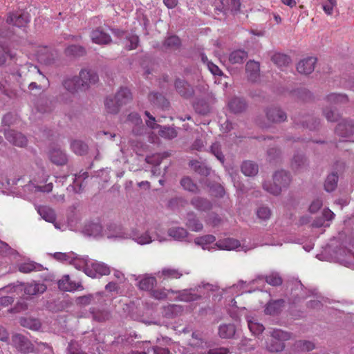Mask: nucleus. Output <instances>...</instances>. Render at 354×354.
<instances>
[{
  "instance_id": "f257e3e1",
  "label": "nucleus",
  "mask_w": 354,
  "mask_h": 354,
  "mask_svg": "<svg viewBox=\"0 0 354 354\" xmlns=\"http://www.w3.org/2000/svg\"><path fill=\"white\" fill-rule=\"evenodd\" d=\"M272 183L266 181L263 183V188L265 191L274 196H279L283 189H287L291 182L290 174L283 169L278 170L272 175Z\"/></svg>"
},
{
  "instance_id": "f03ea898",
  "label": "nucleus",
  "mask_w": 354,
  "mask_h": 354,
  "mask_svg": "<svg viewBox=\"0 0 354 354\" xmlns=\"http://www.w3.org/2000/svg\"><path fill=\"white\" fill-rule=\"evenodd\" d=\"M109 230H113V233L108 235V238L119 237L122 239H131L140 245L149 244L153 241L152 237L150 236L148 231L143 232L138 230H133L129 234H124L120 232V227L115 224H111L108 227Z\"/></svg>"
},
{
  "instance_id": "7ed1b4c3",
  "label": "nucleus",
  "mask_w": 354,
  "mask_h": 354,
  "mask_svg": "<svg viewBox=\"0 0 354 354\" xmlns=\"http://www.w3.org/2000/svg\"><path fill=\"white\" fill-rule=\"evenodd\" d=\"M270 333V338L266 341V349L270 353L282 352L286 347L284 342L291 338V334L281 329H273Z\"/></svg>"
},
{
  "instance_id": "20e7f679",
  "label": "nucleus",
  "mask_w": 354,
  "mask_h": 354,
  "mask_svg": "<svg viewBox=\"0 0 354 354\" xmlns=\"http://www.w3.org/2000/svg\"><path fill=\"white\" fill-rule=\"evenodd\" d=\"M202 288L210 291H214L216 290V287L213 285L208 283H202L201 285H198L193 289L183 290L182 291H174L172 289H169L168 291L172 293H178V300L185 302H190L200 299L202 295L205 294L201 291Z\"/></svg>"
},
{
  "instance_id": "39448f33",
  "label": "nucleus",
  "mask_w": 354,
  "mask_h": 354,
  "mask_svg": "<svg viewBox=\"0 0 354 354\" xmlns=\"http://www.w3.org/2000/svg\"><path fill=\"white\" fill-rule=\"evenodd\" d=\"M266 116L268 122L257 120L258 125L262 129H268L271 123H281L287 120L286 113L279 107L272 106L265 109Z\"/></svg>"
},
{
  "instance_id": "423d86ee",
  "label": "nucleus",
  "mask_w": 354,
  "mask_h": 354,
  "mask_svg": "<svg viewBox=\"0 0 354 354\" xmlns=\"http://www.w3.org/2000/svg\"><path fill=\"white\" fill-rule=\"evenodd\" d=\"M295 127L308 129L310 131L318 129L320 122L319 120L312 115L306 113H299L292 118Z\"/></svg>"
},
{
  "instance_id": "0eeeda50",
  "label": "nucleus",
  "mask_w": 354,
  "mask_h": 354,
  "mask_svg": "<svg viewBox=\"0 0 354 354\" xmlns=\"http://www.w3.org/2000/svg\"><path fill=\"white\" fill-rule=\"evenodd\" d=\"M84 273L91 278H99L104 275H109L111 273L110 268L102 262H93L90 264H86Z\"/></svg>"
},
{
  "instance_id": "6e6552de",
  "label": "nucleus",
  "mask_w": 354,
  "mask_h": 354,
  "mask_svg": "<svg viewBox=\"0 0 354 354\" xmlns=\"http://www.w3.org/2000/svg\"><path fill=\"white\" fill-rule=\"evenodd\" d=\"M77 76L84 91H87L99 80L97 73L94 70L90 68L82 69Z\"/></svg>"
},
{
  "instance_id": "1a4fd4ad",
  "label": "nucleus",
  "mask_w": 354,
  "mask_h": 354,
  "mask_svg": "<svg viewBox=\"0 0 354 354\" xmlns=\"http://www.w3.org/2000/svg\"><path fill=\"white\" fill-rule=\"evenodd\" d=\"M310 162L306 154L303 152L297 151L290 160V168L295 172H304L308 170Z\"/></svg>"
},
{
  "instance_id": "9d476101",
  "label": "nucleus",
  "mask_w": 354,
  "mask_h": 354,
  "mask_svg": "<svg viewBox=\"0 0 354 354\" xmlns=\"http://www.w3.org/2000/svg\"><path fill=\"white\" fill-rule=\"evenodd\" d=\"M241 7V0H221L216 6V10L218 12L226 15L228 13L236 14L239 11Z\"/></svg>"
},
{
  "instance_id": "9b49d317",
  "label": "nucleus",
  "mask_w": 354,
  "mask_h": 354,
  "mask_svg": "<svg viewBox=\"0 0 354 354\" xmlns=\"http://www.w3.org/2000/svg\"><path fill=\"white\" fill-rule=\"evenodd\" d=\"M176 92L185 99L191 98L194 95L193 86L185 80L177 78L174 82Z\"/></svg>"
},
{
  "instance_id": "f8f14e48",
  "label": "nucleus",
  "mask_w": 354,
  "mask_h": 354,
  "mask_svg": "<svg viewBox=\"0 0 354 354\" xmlns=\"http://www.w3.org/2000/svg\"><path fill=\"white\" fill-rule=\"evenodd\" d=\"M12 342L15 347L21 352L30 353L33 351V346L29 339L21 334H15L12 337Z\"/></svg>"
},
{
  "instance_id": "ddd939ff",
  "label": "nucleus",
  "mask_w": 354,
  "mask_h": 354,
  "mask_svg": "<svg viewBox=\"0 0 354 354\" xmlns=\"http://www.w3.org/2000/svg\"><path fill=\"white\" fill-rule=\"evenodd\" d=\"M48 156L53 164L57 166L65 165L68 162V156L59 147H53L48 151Z\"/></svg>"
},
{
  "instance_id": "4468645a",
  "label": "nucleus",
  "mask_w": 354,
  "mask_h": 354,
  "mask_svg": "<svg viewBox=\"0 0 354 354\" xmlns=\"http://www.w3.org/2000/svg\"><path fill=\"white\" fill-rule=\"evenodd\" d=\"M335 133L342 138L350 137L354 133V122L351 120H342L337 125Z\"/></svg>"
},
{
  "instance_id": "2eb2a0df",
  "label": "nucleus",
  "mask_w": 354,
  "mask_h": 354,
  "mask_svg": "<svg viewBox=\"0 0 354 354\" xmlns=\"http://www.w3.org/2000/svg\"><path fill=\"white\" fill-rule=\"evenodd\" d=\"M248 107L245 100L241 97H233L227 102L228 110L234 114L243 113Z\"/></svg>"
},
{
  "instance_id": "dca6fc26",
  "label": "nucleus",
  "mask_w": 354,
  "mask_h": 354,
  "mask_svg": "<svg viewBox=\"0 0 354 354\" xmlns=\"http://www.w3.org/2000/svg\"><path fill=\"white\" fill-rule=\"evenodd\" d=\"M24 293L29 296L43 294L47 289L46 286L39 281H31L22 285Z\"/></svg>"
},
{
  "instance_id": "f3484780",
  "label": "nucleus",
  "mask_w": 354,
  "mask_h": 354,
  "mask_svg": "<svg viewBox=\"0 0 354 354\" xmlns=\"http://www.w3.org/2000/svg\"><path fill=\"white\" fill-rule=\"evenodd\" d=\"M4 135L7 140L14 145L21 147L25 146L27 143L26 138L22 133L15 130H6Z\"/></svg>"
},
{
  "instance_id": "a211bd4d",
  "label": "nucleus",
  "mask_w": 354,
  "mask_h": 354,
  "mask_svg": "<svg viewBox=\"0 0 354 354\" xmlns=\"http://www.w3.org/2000/svg\"><path fill=\"white\" fill-rule=\"evenodd\" d=\"M7 23L21 28L26 26L30 21L29 15L26 12H16L10 15L6 20Z\"/></svg>"
},
{
  "instance_id": "6ab92c4d",
  "label": "nucleus",
  "mask_w": 354,
  "mask_h": 354,
  "mask_svg": "<svg viewBox=\"0 0 354 354\" xmlns=\"http://www.w3.org/2000/svg\"><path fill=\"white\" fill-rule=\"evenodd\" d=\"M316 62L317 59L315 57L305 58L297 64V70L301 74L309 75L314 71Z\"/></svg>"
},
{
  "instance_id": "aec40b11",
  "label": "nucleus",
  "mask_w": 354,
  "mask_h": 354,
  "mask_svg": "<svg viewBox=\"0 0 354 354\" xmlns=\"http://www.w3.org/2000/svg\"><path fill=\"white\" fill-rule=\"evenodd\" d=\"M91 38L93 43L99 45H106L111 43V36L104 32L101 28H97L91 33Z\"/></svg>"
},
{
  "instance_id": "412c9836",
  "label": "nucleus",
  "mask_w": 354,
  "mask_h": 354,
  "mask_svg": "<svg viewBox=\"0 0 354 354\" xmlns=\"http://www.w3.org/2000/svg\"><path fill=\"white\" fill-rule=\"evenodd\" d=\"M136 280L138 281V286L140 290L150 292L157 283L156 277L149 274L139 276Z\"/></svg>"
},
{
  "instance_id": "4be33fe9",
  "label": "nucleus",
  "mask_w": 354,
  "mask_h": 354,
  "mask_svg": "<svg viewBox=\"0 0 354 354\" xmlns=\"http://www.w3.org/2000/svg\"><path fill=\"white\" fill-rule=\"evenodd\" d=\"M89 313L93 321L97 322H104L111 318V313L107 309H100L95 307L90 308Z\"/></svg>"
},
{
  "instance_id": "5701e85b",
  "label": "nucleus",
  "mask_w": 354,
  "mask_h": 354,
  "mask_svg": "<svg viewBox=\"0 0 354 354\" xmlns=\"http://www.w3.org/2000/svg\"><path fill=\"white\" fill-rule=\"evenodd\" d=\"M103 292H98L95 294H88L80 296L76 298L75 303L80 306H86L91 304H95V300L97 299L100 302V299L102 297Z\"/></svg>"
},
{
  "instance_id": "b1692460",
  "label": "nucleus",
  "mask_w": 354,
  "mask_h": 354,
  "mask_svg": "<svg viewBox=\"0 0 354 354\" xmlns=\"http://www.w3.org/2000/svg\"><path fill=\"white\" fill-rule=\"evenodd\" d=\"M62 84L64 88L72 94L77 93L79 91H84V90L82 89V86L77 75L66 78L64 80Z\"/></svg>"
},
{
  "instance_id": "393cba45",
  "label": "nucleus",
  "mask_w": 354,
  "mask_h": 354,
  "mask_svg": "<svg viewBox=\"0 0 354 354\" xmlns=\"http://www.w3.org/2000/svg\"><path fill=\"white\" fill-rule=\"evenodd\" d=\"M190 203L195 209L201 212H207L212 208V204L210 201L200 196L192 198Z\"/></svg>"
},
{
  "instance_id": "a878e982",
  "label": "nucleus",
  "mask_w": 354,
  "mask_h": 354,
  "mask_svg": "<svg viewBox=\"0 0 354 354\" xmlns=\"http://www.w3.org/2000/svg\"><path fill=\"white\" fill-rule=\"evenodd\" d=\"M246 73L249 80L252 82H256L259 76V63L254 60H250L245 65Z\"/></svg>"
},
{
  "instance_id": "bb28decb",
  "label": "nucleus",
  "mask_w": 354,
  "mask_h": 354,
  "mask_svg": "<svg viewBox=\"0 0 354 354\" xmlns=\"http://www.w3.org/2000/svg\"><path fill=\"white\" fill-rule=\"evenodd\" d=\"M82 232L87 236H98L102 233V226L98 222H89L85 224Z\"/></svg>"
},
{
  "instance_id": "cd10ccee",
  "label": "nucleus",
  "mask_w": 354,
  "mask_h": 354,
  "mask_svg": "<svg viewBox=\"0 0 354 354\" xmlns=\"http://www.w3.org/2000/svg\"><path fill=\"white\" fill-rule=\"evenodd\" d=\"M167 234L175 241H186L189 232L182 227H172L168 229Z\"/></svg>"
},
{
  "instance_id": "c85d7f7f",
  "label": "nucleus",
  "mask_w": 354,
  "mask_h": 354,
  "mask_svg": "<svg viewBox=\"0 0 354 354\" xmlns=\"http://www.w3.org/2000/svg\"><path fill=\"white\" fill-rule=\"evenodd\" d=\"M241 172L246 176H255L259 172V166L251 160H245L241 165Z\"/></svg>"
},
{
  "instance_id": "c756f323",
  "label": "nucleus",
  "mask_w": 354,
  "mask_h": 354,
  "mask_svg": "<svg viewBox=\"0 0 354 354\" xmlns=\"http://www.w3.org/2000/svg\"><path fill=\"white\" fill-rule=\"evenodd\" d=\"M113 97L121 106L127 104L132 100V94L127 87H121Z\"/></svg>"
},
{
  "instance_id": "7c9ffc66",
  "label": "nucleus",
  "mask_w": 354,
  "mask_h": 354,
  "mask_svg": "<svg viewBox=\"0 0 354 354\" xmlns=\"http://www.w3.org/2000/svg\"><path fill=\"white\" fill-rule=\"evenodd\" d=\"M186 226L194 232H200L203 230V223L197 218L194 212H189L187 214Z\"/></svg>"
},
{
  "instance_id": "2f4dec72",
  "label": "nucleus",
  "mask_w": 354,
  "mask_h": 354,
  "mask_svg": "<svg viewBox=\"0 0 354 354\" xmlns=\"http://www.w3.org/2000/svg\"><path fill=\"white\" fill-rule=\"evenodd\" d=\"M149 100L151 104L158 107L165 109L169 106V102L164 95L157 92H151L148 96Z\"/></svg>"
},
{
  "instance_id": "473e14b6",
  "label": "nucleus",
  "mask_w": 354,
  "mask_h": 354,
  "mask_svg": "<svg viewBox=\"0 0 354 354\" xmlns=\"http://www.w3.org/2000/svg\"><path fill=\"white\" fill-rule=\"evenodd\" d=\"M248 52L244 50H236L229 55V62L232 64H243L248 58Z\"/></svg>"
},
{
  "instance_id": "72a5a7b5",
  "label": "nucleus",
  "mask_w": 354,
  "mask_h": 354,
  "mask_svg": "<svg viewBox=\"0 0 354 354\" xmlns=\"http://www.w3.org/2000/svg\"><path fill=\"white\" fill-rule=\"evenodd\" d=\"M283 299H277L268 303L264 311L267 315L278 314L282 310L284 305Z\"/></svg>"
},
{
  "instance_id": "f704fd0d",
  "label": "nucleus",
  "mask_w": 354,
  "mask_h": 354,
  "mask_svg": "<svg viewBox=\"0 0 354 354\" xmlns=\"http://www.w3.org/2000/svg\"><path fill=\"white\" fill-rule=\"evenodd\" d=\"M180 185L184 190L192 194H198L200 192V189L197 184L195 183L189 176H184L180 180Z\"/></svg>"
},
{
  "instance_id": "c9c22d12",
  "label": "nucleus",
  "mask_w": 354,
  "mask_h": 354,
  "mask_svg": "<svg viewBox=\"0 0 354 354\" xmlns=\"http://www.w3.org/2000/svg\"><path fill=\"white\" fill-rule=\"evenodd\" d=\"M235 333L236 328L232 324H224L218 327V335L223 339L232 338Z\"/></svg>"
},
{
  "instance_id": "e433bc0d",
  "label": "nucleus",
  "mask_w": 354,
  "mask_h": 354,
  "mask_svg": "<svg viewBox=\"0 0 354 354\" xmlns=\"http://www.w3.org/2000/svg\"><path fill=\"white\" fill-rule=\"evenodd\" d=\"M41 217L46 221L54 223L56 221V214L55 210L48 206H41L37 210Z\"/></svg>"
},
{
  "instance_id": "4c0bfd02",
  "label": "nucleus",
  "mask_w": 354,
  "mask_h": 354,
  "mask_svg": "<svg viewBox=\"0 0 354 354\" xmlns=\"http://www.w3.org/2000/svg\"><path fill=\"white\" fill-rule=\"evenodd\" d=\"M338 180L339 176L337 173L336 171H332L327 176L325 180L324 189L327 192H333L337 186Z\"/></svg>"
},
{
  "instance_id": "58836bf2",
  "label": "nucleus",
  "mask_w": 354,
  "mask_h": 354,
  "mask_svg": "<svg viewBox=\"0 0 354 354\" xmlns=\"http://www.w3.org/2000/svg\"><path fill=\"white\" fill-rule=\"evenodd\" d=\"M259 279H265L267 283L272 286H279L283 283V279L280 274L277 272H272L265 276H259Z\"/></svg>"
},
{
  "instance_id": "ea45409f",
  "label": "nucleus",
  "mask_w": 354,
  "mask_h": 354,
  "mask_svg": "<svg viewBox=\"0 0 354 354\" xmlns=\"http://www.w3.org/2000/svg\"><path fill=\"white\" fill-rule=\"evenodd\" d=\"M216 245L221 250H232L239 247L240 243L238 240L228 238L218 241Z\"/></svg>"
},
{
  "instance_id": "a19ab883",
  "label": "nucleus",
  "mask_w": 354,
  "mask_h": 354,
  "mask_svg": "<svg viewBox=\"0 0 354 354\" xmlns=\"http://www.w3.org/2000/svg\"><path fill=\"white\" fill-rule=\"evenodd\" d=\"M189 165L195 172L200 175L207 176L210 174V167L198 160H191Z\"/></svg>"
},
{
  "instance_id": "79ce46f5",
  "label": "nucleus",
  "mask_w": 354,
  "mask_h": 354,
  "mask_svg": "<svg viewBox=\"0 0 354 354\" xmlns=\"http://www.w3.org/2000/svg\"><path fill=\"white\" fill-rule=\"evenodd\" d=\"M44 269V266L33 261L24 262L19 266V270L23 273H29L32 271H41Z\"/></svg>"
},
{
  "instance_id": "37998d69",
  "label": "nucleus",
  "mask_w": 354,
  "mask_h": 354,
  "mask_svg": "<svg viewBox=\"0 0 354 354\" xmlns=\"http://www.w3.org/2000/svg\"><path fill=\"white\" fill-rule=\"evenodd\" d=\"M71 147L72 151L79 156L86 155L88 151L87 144L80 140H73L71 144Z\"/></svg>"
},
{
  "instance_id": "c03bdc74",
  "label": "nucleus",
  "mask_w": 354,
  "mask_h": 354,
  "mask_svg": "<svg viewBox=\"0 0 354 354\" xmlns=\"http://www.w3.org/2000/svg\"><path fill=\"white\" fill-rule=\"evenodd\" d=\"M159 277L166 279H179L183 276V273L178 269L165 268L158 273Z\"/></svg>"
},
{
  "instance_id": "a18cd8bd",
  "label": "nucleus",
  "mask_w": 354,
  "mask_h": 354,
  "mask_svg": "<svg viewBox=\"0 0 354 354\" xmlns=\"http://www.w3.org/2000/svg\"><path fill=\"white\" fill-rule=\"evenodd\" d=\"M104 105L106 111L111 114H117L122 107L121 105L118 103V101L115 100L114 97H106Z\"/></svg>"
},
{
  "instance_id": "49530a36",
  "label": "nucleus",
  "mask_w": 354,
  "mask_h": 354,
  "mask_svg": "<svg viewBox=\"0 0 354 354\" xmlns=\"http://www.w3.org/2000/svg\"><path fill=\"white\" fill-rule=\"evenodd\" d=\"M66 55L74 57H80L86 55V49L79 45H71L65 50Z\"/></svg>"
},
{
  "instance_id": "de8ad7c7",
  "label": "nucleus",
  "mask_w": 354,
  "mask_h": 354,
  "mask_svg": "<svg viewBox=\"0 0 354 354\" xmlns=\"http://www.w3.org/2000/svg\"><path fill=\"white\" fill-rule=\"evenodd\" d=\"M326 100L331 104H346L348 101V96L342 93H330L326 96Z\"/></svg>"
},
{
  "instance_id": "09e8293b",
  "label": "nucleus",
  "mask_w": 354,
  "mask_h": 354,
  "mask_svg": "<svg viewBox=\"0 0 354 354\" xmlns=\"http://www.w3.org/2000/svg\"><path fill=\"white\" fill-rule=\"evenodd\" d=\"M315 348V344L308 340H298L294 344V348L297 351H310Z\"/></svg>"
},
{
  "instance_id": "8fccbe9b",
  "label": "nucleus",
  "mask_w": 354,
  "mask_h": 354,
  "mask_svg": "<svg viewBox=\"0 0 354 354\" xmlns=\"http://www.w3.org/2000/svg\"><path fill=\"white\" fill-rule=\"evenodd\" d=\"M322 112L326 120L330 122H337L341 118V115L337 111L331 107L326 106L324 108Z\"/></svg>"
},
{
  "instance_id": "3c124183",
  "label": "nucleus",
  "mask_w": 354,
  "mask_h": 354,
  "mask_svg": "<svg viewBox=\"0 0 354 354\" xmlns=\"http://www.w3.org/2000/svg\"><path fill=\"white\" fill-rule=\"evenodd\" d=\"M271 59L277 66L279 67L288 65L291 61L290 57L279 53H274L272 56Z\"/></svg>"
},
{
  "instance_id": "603ef678",
  "label": "nucleus",
  "mask_w": 354,
  "mask_h": 354,
  "mask_svg": "<svg viewBox=\"0 0 354 354\" xmlns=\"http://www.w3.org/2000/svg\"><path fill=\"white\" fill-rule=\"evenodd\" d=\"M180 46V39L175 35L168 37L163 43V47L165 50H176Z\"/></svg>"
},
{
  "instance_id": "864d4df0",
  "label": "nucleus",
  "mask_w": 354,
  "mask_h": 354,
  "mask_svg": "<svg viewBox=\"0 0 354 354\" xmlns=\"http://www.w3.org/2000/svg\"><path fill=\"white\" fill-rule=\"evenodd\" d=\"M125 39L127 40L126 48L128 50L135 49L138 47L139 43L138 36L127 32V34H126Z\"/></svg>"
},
{
  "instance_id": "5fc2aeb1",
  "label": "nucleus",
  "mask_w": 354,
  "mask_h": 354,
  "mask_svg": "<svg viewBox=\"0 0 354 354\" xmlns=\"http://www.w3.org/2000/svg\"><path fill=\"white\" fill-rule=\"evenodd\" d=\"M167 156L168 154L167 153H155L151 156H147L145 158V160L149 164L158 166L161 163L162 160Z\"/></svg>"
},
{
  "instance_id": "6e6d98bb",
  "label": "nucleus",
  "mask_w": 354,
  "mask_h": 354,
  "mask_svg": "<svg viewBox=\"0 0 354 354\" xmlns=\"http://www.w3.org/2000/svg\"><path fill=\"white\" fill-rule=\"evenodd\" d=\"M161 137L167 139H173L177 136V131L174 127H161L159 131Z\"/></svg>"
},
{
  "instance_id": "4d7b16f0",
  "label": "nucleus",
  "mask_w": 354,
  "mask_h": 354,
  "mask_svg": "<svg viewBox=\"0 0 354 354\" xmlns=\"http://www.w3.org/2000/svg\"><path fill=\"white\" fill-rule=\"evenodd\" d=\"M210 152L222 163L225 162V156L221 151V146L218 142L213 143L210 147Z\"/></svg>"
},
{
  "instance_id": "13d9d810",
  "label": "nucleus",
  "mask_w": 354,
  "mask_h": 354,
  "mask_svg": "<svg viewBox=\"0 0 354 354\" xmlns=\"http://www.w3.org/2000/svg\"><path fill=\"white\" fill-rule=\"evenodd\" d=\"M194 107L196 111L201 115H206L209 112V106L203 100H199L195 102Z\"/></svg>"
},
{
  "instance_id": "bf43d9fd",
  "label": "nucleus",
  "mask_w": 354,
  "mask_h": 354,
  "mask_svg": "<svg viewBox=\"0 0 354 354\" xmlns=\"http://www.w3.org/2000/svg\"><path fill=\"white\" fill-rule=\"evenodd\" d=\"M272 214L270 209L265 205L260 206L257 210V215L259 219L268 220Z\"/></svg>"
},
{
  "instance_id": "052dcab7",
  "label": "nucleus",
  "mask_w": 354,
  "mask_h": 354,
  "mask_svg": "<svg viewBox=\"0 0 354 354\" xmlns=\"http://www.w3.org/2000/svg\"><path fill=\"white\" fill-rule=\"evenodd\" d=\"M215 241H216V238L214 236L208 234V235H205L201 237L196 238L194 240V242L198 245L203 246V245L212 243L214 242ZM203 248H204V247H203Z\"/></svg>"
},
{
  "instance_id": "680f3d73",
  "label": "nucleus",
  "mask_w": 354,
  "mask_h": 354,
  "mask_svg": "<svg viewBox=\"0 0 354 354\" xmlns=\"http://www.w3.org/2000/svg\"><path fill=\"white\" fill-rule=\"evenodd\" d=\"M73 255H74V254L73 252H70V253L55 252L53 254V257L55 259H57L59 261L71 263V261H73L74 259Z\"/></svg>"
},
{
  "instance_id": "e2e57ef3",
  "label": "nucleus",
  "mask_w": 354,
  "mask_h": 354,
  "mask_svg": "<svg viewBox=\"0 0 354 354\" xmlns=\"http://www.w3.org/2000/svg\"><path fill=\"white\" fill-rule=\"evenodd\" d=\"M281 154V150L276 147H272L267 151V158L269 162H273L280 158Z\"/></svg>"
},
{
  "instance_id": "0e129e2a",
  "label": "nucleus",
  "mask_w": 354,
  "mask_h": 354,
  "mask_svg": "<svg viewBox=\"0 0 354 354\" xmlns=\"http://www.w3.org/2000/svg\"><path fill=\"white\" fill-rule=\"evenodd\" d=\"M70 278L68 275H65L58 281V287L60 290L64 291H71L73 288L70 286Z\"/></svg>"
},
{
  "instance_id": "69168bd1",
  "label": "nucleus",
  "mask_w": 354,
  "mask_h": 354,
  "mask_svg": "<svg viewBox=\"0 0 354 354\" xmlns=\"http://www.w3.org/2000/svg\"><path fill=\"white\" fill-rule=\"evenodd\" d=\"M169 290L166 289H152L150 292L151 296L156 299L162 300L165 299L167 297V292Z\"/></svg>"
},
{
  "instance_id": "338daca9",
  "label": "nucleus",
  "mask_w": 354,
  "mask_h": 354,
  "mask_svg": "<svg viewBox=\"0 0 354 354\" xmlns=\"http://www.w3.org/2000/svg\"><path fill=\"white\" fill-rule=\"evenodd\" d=\"M17 252L15 250L11 248L6 243L1 242L0 243V254L7 256V255H15L17 254Z\"/></svg>"
},
{
  "instance_id": "774afa93",
  "label": "nucleus",
  "mask_w": 354,
  "mask_h": 354,
  "mask_svg": "<svg viewBox=\"0 0 354 354\" xmlns=\"http://www.w3.org/2000/svg\"><path fill=\"white\" fill-rule=\"evenodd\" d=\"M23 325L35 330H39L41 327L40 322L33 319H25Z\"/></svg>"
}]
</instances>
